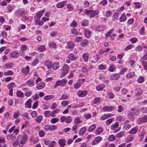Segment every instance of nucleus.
I'll use <instances>...</instances> for the list:
<instances>
[{
	"label": "nucleus",
	"instance_id": "obj_1",
	"mask_svg": "<svg viewBox=\"0 0 147 147\" xmlns=\"http://www.w3.org/2000/svg\"><path fill=\"white\" fill-rule=\"evenodd\" d=\"M68 69V66L66 64H65L62 68L61 76H64L65 74H67L69 72Z\"/></svg>",
	"mask_w": 147,
	"mask_h": 147
},
{
	"label": "nucleus",
	"instance_id": "obj_2",
	"mask_svg": "<svg viewBox=\"0 0 147 147\" xmlns=\"http://www.w3.org/2000/svg\"><path fill=\"white\" fill-rule=\"evenodd\" d=\"M20 137L22 138V139L20 141V143L22 145H23L25 144V142L27 140V136L25 134L23 135H19L18 136V138Z\"/></svg>",
	"mask_w": 147,
	"mask_h": 147
},
{
	"label": "nucleus",
	"instance_id": "obj_3",
	"mask_svg": "<svg viewBox=\"0 0 147 147\" xmlns=\"http://www.w3.org/2000/svg\"><path fill=\"white\" fill-rule=\"evenodd\" d=\"M147 122V115L137 120V123L138 124L144 123Z\"/></svg>",
	"mask_w": 147,
	"mask_h": 147
},
{
	"label": "nucleus",
	"instance_id": "obj_4",
	"mask_svg": "<svg viewBox=\"0 0 147 147\" xmlns=\"http://www.w3.org/2000/svg\"><path fill=\"white\" fill-rule=\"evenodd\" d=\"M27 11L25 10H23L22 9H19L16 11L17 15L18 16H22L26 14L27 13Z\"/></svg>",
	"mask_w": 147,
	"mask_h": 147
},
{
	"label": "nucleus",
	"instance_id": "obj_5",
	"mask_svg": "<svg viewBox=\"0 0 147 147\" xmlns=\"http://www.w3.org/2000/svg\"><path fill=\"white\" fill-rule=\"evenodd\" d=\"M140 111H139L138 109L136 107H134L131 109L130 113L135 115H137L140 113Z\"/></svg>",
	"mask_w": 147,
	"mask_h": 147
},
{
	"label": "nucleus",
	"instance_id": "obj_6",
	"mask_svg": "<svg viewBox=\"0 0 147 147\" xmlns=\"http://www.w3.org/2000/svg\"><path fill=\"white\" fill-rule=\"evenodd\" d=\"M102 138L100 136H98L96 137L93 141L92 144L93 145L97 144L99 143L102 140Z\"/></svg>",
	"mask_w": 147,
	"mask_h": 147
},
{
	"label": "nucleus",
	"instance_id": "obj_7",
	"mask_svg": "<svg viewBox=\"0 0 147 147\" xmlns=\"http://www.w3.org/2000/svg\"><path fill=\"white\" fill-rule=\"evenodd\" d=\"M120 76V75L119 74H113L111 75L110 79L111 80H116L119 78Z\"/></svg>",
	"mask_w": 147,
	"mask_h": 147
},
{
	"label": "nucleus",
	"instance_id": "obj_8",
	"mask_svg": "<svg viewBox=\"0 0 147 147\" xmlns=\"http://www.w3.org/2000/svg\"><path fill=\"white\" fill-rule=\"evenodd\" d=\"M138 127L136 126L132 128L128 132V133L131 134H135L138 131Z\"/></svg>",
	"mask_w": 147,
	"mask_h": 147
},
{
	"label": "nucleus",
	"instance_id": "obj_9",
	"mask_svg": "<svg viewBox=\"0 0 147 147\" xmlns=\"http://www.w3.org/2000/svg\"><path fill=\"white\" fill-rule=\"evenodd\" d=\"M66 3L67 2L64 1L58 3L56 5V7L59 8H61L63 7L65 5H66Z\"/></svg>",
	"mask_w": 147,
	"mask_h": 147
},
{
	"label": "nucleus",
	"instance_id": "obj_10",
	"mask_svg": "<svg viewBox=\"0 0 147 147\" xmlns=\"http://www.w3.org/2000/svg\"><path fill=\"white\" fill-rule=\"evenodd\" d=\"M78 96L81 97H83L86 96L87 94V92L86 91L79 90L78 93Z\"/></svg>",
	"mask_w": 147,
	"mask_h": 147
},
{
	"label": "nucleus",
	"instance_id": "obj_11",
	"mask_svg": "<svg viewBox=\"0 0 147 147\" xmlns=\"http://www.w3.org/2000/svg\"><path fill=\"white\" fill-rule=\"evenodd\" d=\"M42 15L41 12H38L36 15L35 17V21H39Z\"/></svg>",
	"mask_w": 147,
	"mask_h": 147
},
{
	"label": "nucleus",
	"instance_id": "obj_12",
	"mask_svg": "<svg viewBox=\"0 0 147 147\" xmlns=\"http://www.w3.org/2000/svg\"><path fill=\"white\" fill-rule=\"evenodd\" d=\"M84 35L87 38H89L91 34V32L89 30L87 29H85L84 30Z\"/></svg>",
	"mask_w": 147,
	"mask_h": 147
},
{
	"label": "nucleus",
	"instance_id": "obj_13",
	"mask_svg": "<svg viewBox=\"0 0 147 147\" xmlns=\"http://www.w3.org/2000/svg\"><path fill=\"white\" fill-rule=\"evenodd\" d=\"M66 141L63 139H60L58 141V143L61 147H64L65 145Z\"/></svg>",
	"mask_w": 147,
	"mask_h": 147
},
{
	"label": "nucleus",
	"instance_id": "obj_14",
	"mask_svg": "<svg viewBox=\"0 0 147 147\" xmlns=\"http://www.w3.org/2000/svg\"><path fill=\"white\" fill-rule=\"evenodd\" d=\"M45 65L49 69H50L52 67V62L49 60L45 61L44 62Z\"/></svg>",
	"mask_w": 147,
	"mask_h": 147
},
{
	"label": "nucleus",
	"instance_id": "obj_15",
	"mask_svg": "<svg viewBox=\"0 0 147 147\" xmlns=\"http://www.w3.org/2000/svg\"><path fill=\"white\" fill-rule=\"evenodd\" d=\"M99 13L98 11L95 10L94 11H91L90 14L89 15V17L90 18H92L94 17L95 16L98 15Z\"/></svg>",
	"mask_w": 147,
	"mask_h": 147
},
{
	"label": "nucleus",
	"instance_id": "obj_16",
	"mask_svg": "<svg viewBox=\"0 0 147 147\" xmlns=\"http://www.w3.org/2000/svg\"><path fill=\"white\" fill-rule=\"evenodd\" d=\"M21 71L24 73L28 74L29 71V67L27 65L26 67H23L22 68Z\"/></svg>",
	"mask_w": 147,
	"mask_h": 147
},
{
	"label": "nucleus",
	"instance_id": "obj_17",
	"mask_svg": "<svg viewBox=\"0 0 147 147\" xmlns=\"http://www.w3.org/2000/svg\"><path fill=\"white\" fill-rule=\"evenodd\" d=\"M82 57L84 61L87 62L89 58V55L88 53H85L83 54Z\"/></svg>",
	"mask_w": 147,
	"mask_h": 147
},
{
	"label": "nucleus",
	"instance_id": "obj_18",
	"mask_svg": "<svg viewBox=\"0 0 147 147\" xmlns=\"http://www.w3.org/2000/svg\"><path fill=\"white\" fill-rule=\"evenodd\" d=\"M32 100L31 99H28L26 102L25 103V107H28L29 108L31 107V101Z\"/></svg>",
	"mask_w": 147,
	"mask_h": 147
},
{
	"label": "nucleus",
	"instance_id": "obj_19",
	"mask_svg": "<svg viewBox=\"0 0 147 147\" xmlns=\"http://www.w3.org/2000/svg\"><path fill=\"white\" fill-rule=\"evenodd\" d=\"M45 86V83L43 82H41L37 85L36 86V88L38 89H41L44 88Z\"/></svg>",
	"mask_w": 147,
	"mask_h": 147
},
{
	"label": "nucleus",
	"instance_id": "obj_20",
	"mask_svg": "<svg viewBox=\"0 0 147 147\" xmlns=\"http://www.w3.org/2000/svg\"><path fill=\"white\" fill-rule=\"evenodd\" d=\"M59 67V64L58 62H55L52 65V67L53 69L56 70L58 69Z\"/></svg>",
	"mask_w": 147,
	"mask_h": 147
},
{
	"label": "nucleus",
	"instance_id": "obj_21",
	"mask_svg": "<svg viewBox=\"0 0 147 147\" xmlns=\"http://www.w3.org/2000/svg\"><path fill=\"white\" fill-rule=\"evenodd\" d=\"M34 82L32 80L30 79L27 81L26 84L28 86H32L34 85Z\"/></svg>",
	"mask_w": 147,
	"mask_h": 147
},
{
	"label": "nucleus",
	"instance_id": "obj_22",
	"mask_svg": "<svg viewBox=\"0 0 147 147\" xmlns=\"http://www.w3.org/2000/svg\"><path fill=\"white\" fill-rule=\"evenodd\" d=\"M105 28L104 26H99L97 27L96 28V30L98 31H102Z\"/></svg>",
	"mask_w": 147,
	"mask_h": 147
},
{
	"label": "nucleus",
	"instance_id": "obj_23",
	"mask_svg": "<svg viewBox=\"0 0 147 147\" xmlns=\"http://www.w3.org/2000/svg\"><path fill=\"white\" fill-rule=\"evenodd\" d=\"M111 115L109 114H105L103 115L101 117V120H104L107 119L109 117L111 116Z\"/></svg>",
	"mask_w": 147,
	"mask_h": 147
},
{
	"label": "nucleus",
	"instance_id": "obj_24",
	"mask_svg": "<svg viewBox=\"0 0 147 147\" xmlns=\"http://www.w3.org/2000/svg\"><path fill=\"white\" fill-rule=\"evenodd\" d=\"M13 74V73L11 70H8L7 71H5L3 75L5 76H11Z\"/></svg>",
	"mask_w": 147,
	"mask_h": 147
},
{
	"label": "nucleus",
	"instance_id": "obj_25",
	"mask_svg": "<svg viewBox=\"0 0 147 147\" xmlns=\"http://www.w3.org/2000/svg\"><path fill=\"white\" fill-rule=\"evenodd\" d=\"M60 110L59 109H56L54 110L51 113V117H55V114L57 113L60 112Z\"/></svg>",
	"mask_w": 147,
	"mask_h": 147
},
{
	"label": "nucleus",
	"instance_id": "obj_26",
	"mask_svg": "<svg viewBox=\"0 0 147 147\" xmlns=\"http://www.w3.org/2000/svg\"><path fill=\"white\" fill-rule=\"evenodd\" d=\"M11 56L14 58H17L19 56V54L17 51H14L12 52L11 54Z\"/></svg>",
	"mask_w": 147,
	"mask_h": 147
},
{
	"label": "nucleus",
	"instance_id": "obj_27",
	"mask_svg": "<svg viewBox=\"0 0 147 147\" xmlns=\"http://www.w3.org/2000/svg\"><path fill=\"white\" fill-rule=\"evenodd\" d=\"M103 128L101 127H98L97 128L95 131V134H99L101 133L103 131Z\"/></svg>",
	"mask_w": 147,
	"mask_h": 147
},
{
	"label": "nucleus",
	"instance_id": "obj_28",
	"mask_svg": "<svg viewBox=\"0 0 147 147\" xmlns=\"http://www.w3.org/2000/svg\"><path fill=\"white\" fill-rule=\"evenodd\" d=\"M104 87L105 86L104 84H101L96 86V89L98 91H100L102 90Z\"/></svg>",
	"mask_w": 147,
	"mask_h": 147
},
{
	"label": "nucleus",
	"instance_id": "obj_29",
	"mask_svg": "<svg viewBox=\"0 0 147 147\" xmlns=\"http://www.w3.org/2000/svg\"><path fill=\"white\" fill-rule=\"evenodd\" d=\"M82 84V83L81 82H78L75 83L74 85V87L75 89H78L79 88Z\"/></svg>",
	"mask_w": 147,
	"mask_h": 147
},
{
	"label": "nucleus",
	"instance_id": "obj_30",
	"mask_svg": "<svg viewBox=\"0 0 147 147\" xmlns=\"http://www.w3.org/2000/svg\"><path fill=\"white\" fill-rule=\"evenodd\" d=\"M126 17L124 14H122L119 18V20L121 22H125L126 19Z\"/></svg>",
	"mask_w": 147,
	"mask_h": 147
},
{
	"label": "nucleus",
	"instance_id": "obj_31",
	"mask_svg": "<svg viewBox=\"0 0 147 147\" xmlns=\"http://www.w3.org/2000/svg\"><path fill=\"white\" fill-rule=\"evenodd\" d=\"M101 98L99 97H96L93 100V103L94 104H99L101 101Z\"/></svg>",
	"mask_w": 147,
	"mask_h": 147
},
{
	"label": "nucleus",
	"instance_id": "obj_32",
	"mask_svg": "<svg viewBox=\"0 0 147 147\" xmlns=\"http://www.w3.org/2000/svg\"><path fill=\"white\" fill-rule=\"evenodd\" d=\"M119 126V124L118 122H115L114 124L112 125L111 126V130H114L115 129L118 127Z\"/></svg>",
	"mask_w": 147,
	"mask_h": 147
},
{
	"label": "nucleus",
	"instance_id": "obj_33",
	"mask_svg": "<svg viewBox=\"0 0 147 147\" xmlns=\"http://www.w3.org/2000/svg\"><path fill=\"white\" fill-rule=\"evenodd\" d=\"M134 72H132L127 74L126 77L128 78L131 79L134 77Z\"/></svg>",
	"mask_w": 147,
	"mask_h": 147
},
{
	"label": "nucleus",
	"instance_id": "obj_34",
	"mask_svg": "<svg viewBox=\"0 0 147 147\" xmlns=\"http://www.w3.org/2000/svg\"><path fill=\"white\" fill-rule=\"evenodd\" d=\"M115 65L113 64H111L109 68V71L110 72H113L115 69Z\"/></svg>",
	"mask_w": 147,
	"mask_h": 147
},
{
	"label": "nucleus",
	"instance_id": "obj_35",
	"mask_svg": "<svg viewBox=\"0 0 147 147\" xmlns=\"http://www.w3.org/2000/svg\"><path fill=\"white\" fill-rule=\"evenodd\" d=\"M72 121V119L70 116H67L65 118V122L66 123H70Z\"/></svg>",
	"mask_w": 147,
	"mask_h": 147
},
{
	"label": "nucleus",
	"instance_id": "obj_36",
	"mask_svg": "<svg viewBox=\"0 0 147 147\" xmlns=\"http://www.w3.org/2000/svg\"><path fill=\"white\" fill-rule=\"evenodd\" d=\"M69 101L67 100H64L62 101L61 104L63 107H65L67 106L69 103Z\"/></svg>",
	"mask_w": 147,
	"mask_h": 147
},
{
	"label": "nucleus",
	"instance_id": "obj_37",
	"mask_svg": "<svg viewBox=\"0 0 147 147\" xmlns=\"http://www.w3.org/2000/svg\"><path fill=\"white\" fill-rule=\"evenodd\" d=\"M43 117L42 115H40L38 116L36 119V122L38 123H40Z\"/></svg>",
	"mask_w": 147,
	"mask_h": 147
},
{
	"label": "nucleus",
	"instance_id": "obj_38",
	"mask_svg": "<svg viewBox=\"0 0 147 147\" xmlns=\"http://www.w3.org/2000/svg\"><path fill=\"white\" fill-rule=\"evenodd\" d=\"M134 136L132 135L128 136L127 138V142H131L134 139Z\"/></svg>",
	"mask_w": 147,
	"mask_h": 147
},
{
	"label": "nucleus",
	"instance_id": "obj_39",
	"mask_svg": "<svg viewBox=\"0 0 147 147\" xmlns=\"http://www.w3.org/2000/svg\"><path fill=\"white\" fill-rule=\"evenodd\" d=\"M144 51L145 53L146 52V53L142 57L141 59V61H144L145 60H146L147 59V50H144Z\"/></svg>",
	"mask_w": 147,
	"mask_h": 147
},
{
	"label": "nucleus",
	"instance_id": "obj_40",
	"mask_svg": "<svg viewBox=\"0 0 147 147\" xmlns=\"http://www.w3.org/2000/svg\"><path fill=\"white\" fill-rule=\"evenodd\" d=\"M68 48L69 49H73L74 47V43L71 42H69L67 43Z\"/></svg>",
	"mask_w": 147,
	"mask_h": 147
},
{
	"label": "nucleus",
	"instance_id": "obj_41",
	"mask_svg": "<svg viewBox=\"0 0 147 147\" xmlns=\"http://www.w3.org/2000/svg\"><path fill=\"white\" fill-rule=\"evenodd\" d=\"M88 43V41L87 40L85 39L81 42V45L82 46L84 47L86 45H87Z\"/></svg>",
	"mask_w": 147,
	"mask_h": 147
},
{
	"label": "nucleus",
	"instance_id": "obj_42",
	"mask_svg": "<svg viewBox=\"0 0 147 147\" xmlns=\"http://www.w3.org/2000/svg\"><path fill=\"white\" fill-rule=\"evenodd\" d=\"M86 128L85 127L81 128L80 130L79 134L81 135H83L86 132Z\"/></svg>",
	"mask_w": 147,
	"mask_h": 147
},
{
	"label": "nucleus",
	"instance_id": "obj_43",
	"mask_svg": "<svg viewBox=\"0 0 147 147\" xmlns=\"http://www.w3.org/2000/svg\"><path fill=\"white\" fill-rule=\"evenodd\" d=\"M115 139L116 138L114 135H111L109 136L108 140L109 141H112L115 140Z\"/></svg>",
	"mask_w": 147,
	"mask_h": 147
},
{
	"label": "nucleus",
	"instance_id": "obj_44",
	"mask_svg": "<svg viewBox=\"0 0 147 147\" xmlns=\"http://www.w3.org/2000/svg\"><path fill=\"white\" fill-rule=\"evenodd\" d=\"M96 127V125L95 124H93L92 125L90 126L88 129V131H89L91 132L93 131Z\"/></svg>",
	"mask_w": 147,
	"mask_h": 147
},
{
	"label": "nucleus",
	"instance_id": "obj_45",
	"mask_svg": "<svg viewBox=\"0 0 147 147\" xmlns=\"http://www.w3.org/2000/svg\"><path fill=\"white\" fill-rule=\"evenodd\" d=\"M54 98V96L51 95H47L44 97V98L45 100H49L53 99Z\"/></svg>",
	"mask_w": 147,
	"mask_h": 147
},
{
	"label": "nucleus",
	"instance_id": "obj_46",
	"mask_svg": "<svg viewBox=\"0 0 147 147\" xmlns=\"http://www.w3.org/2000/svg\"><path fill=\"white\" fill-rule=\"evenodd\" d=\"M69 98V96L67 94H63L61 96L62 100H65L68 99Z\"/></svg>",
	"mask_w": 147,
	"mask_h": 147
},
{
	"label": "nucleus",
	"instance_id": "obj_47",
	"mask_svg": "<svg viewBox=\"0 0 147 147\" xmlns=\"http://www.w3.org/2000/svg\"><path fill=\"white\" fill-rule=\"evenodd\" d=\"M12 66V63H8L5 65L3 67L5 69H9Z\"/></svg>",
	"mask_w": 147,
	"mask_h": 147
},
{
	"label": "nucleus",
	"instance_id": "obj_48",
	"mask_svg": "<svg viewBox=\"0 0 147 147\" xmlns=\"http://www.w3.org/2000/svg\"><path fill=\"white\" fill-rule=\"evenodd\" d=\"M124 132L121 131L116 134L115 136L116 137L119 138L122 137L124 135Z\"/></svg>",
	"mask_w": 147,
	"mask_h": 147
},
{
	"label": "nucleus",
	"instance_id": "obj_49",
	"mask_svg": "<svg viewBox=\"0 0 147 147\" xmlns=\"http://www.w3.org/2000/svg\"><path fill=\"white\" fill-rule=\"evenodd\" d=\"M68 58L71 61H74L76 59L74 55L72 53L68 55Z\"/></svg>",
	"mask_w": 147,
	"mask_h": 147
},
{
	"label": "nucleus",
	"instance_id": "obj_50",
	"mask_svg": "<svg viewBox=\"0 0 147 147\" xmlns=\"http://www.w3.org/2000/svg\"><path fill=\"white\" fill-rule=\"evenodd\" d=\"M51 113L50 111H46L44 112V115L45 116L47 117H48L50 116H51Z\"/></svg>",
	"mask_w": 147,
	"mask_h": 147
},
{
	"label": "nucleus",
	"instance_id": "obj_51",
	"mask_svg": "<svg viewBox=\"0 0 147 147\" xmlns=\"http://www.w3.org/2000/svg\"><path fill=\"white\" fill-rule=\"evenodd\" d=\"M114 121V118H111L109 119L106 121V125H108L111 124L113 121Z\"/></svg>",
	"mask_w": 147,
	"mask_h": 147
},
{
	"label": "nucleus",
	"instance_id": "obj_52",
	"mask_svg": "<svg viewBox=\"0 0 147 147\" xmlns=\"http://www.w3.org/2000/svg\"><path fill=\"white\" fill-rule=\"evenodd\" d=\"M45 49V47L44 45H42L38 47V50L39 52H42L44 51Z\"/></svg>",
	"mask_w": 147,
	"mask_h": 147
},
{
	"label": "nucleus",
	"instance_id": "obj_53",
	"mask_svg": "<svg viewBox=\"0 0 147 147\" xmlns=\"http://www.w3.org/2000/svg\"><path fill=\"white\" fill-rule=\"evenodd\" d=\"M71 32L72 34H76L78 35H81V33H79L77 32V31L76 29L73 28L71 30Z\"/></svg>",
	"mask_w": 147,
	"mask_h": 147
},
{
	"label": "nucleus",
	"instance_id": "obj_54",
	"mask_svg": "<svg viewBox=\"0 0 147 147\" xmlns=\"http://www.w3.org/2000/svg\"><path fill=\"white\" fill-rule=\"evenodd\" d=\"M59 119L58 118H52L51 120V122L53 124L59 121Z\"/></svg>",
	"mask_w": 147,
	"mask_h": 147
},
{
	"label": "nucleus",
	"instance_id": "obj_55",
	"mask_svg": "<svg viewBox=\"0 0 147 147\" xmlns=\"http://www.w3.org/2000/svg\"><path fill=\"white\" fill-rule=\"evenodd\" d=\"M82 122V121L80 120V119L78 118H76L74 120V123L76 124H79L81 123Z\"/></svg>",
	"mask_w": 147,
	"mask_h": 147
},
{
	"label": "nucleus",
	"instance_id": "obj_56",
	"mask_svg": "<svg viewBox=\"0 0 147 147\" xmlns=\"http://www.w3.org/2000/svg\"><path fill=\"white\" fill-rule=\"evenodd\" d=\"M20 112L19 111H17L14 113L13 117L14 119H17L19 116Z\"/></svg>",
	"mask_w": 147,
	"mask_h": 147
},
{
	"label": "nucleus",
	"instance_id": "obj_57",
	"mask_svg": "<svg viewBox=\"0 0 147 147\" xmlns=\"http://www.w3.org/2000/svg\"><path fill=\"white\" fill-rule=\"evenodd\" d=\"M83 39V38L80 36H76L75 39V41L76 42H78L81 41Z\"/></svg>",
	"mask_w": 147,
	"mask_h": 147
},
{
	"label": "nucleus",
	"instance_id": "obj_58",
	"mask_svg": "<svg viewBox=\"0 0 147 147\" xmlns=\"http://www.w3.org/2000/svg\"><path fill=\"white\" fill-rule=\"evenodd\" d=\"M17 96L20 98L23 97L24 96L23 93L20 91H17Z\"/></svg>",
	"mask_w": 147,
	"mask_h": 147
},
{
	"label": "nucleus",
	"instance_id": "obj_59",
	"mask_svg": "<svg viewBox=\"0 0 147 147\" xmlns=\"http://www.w3.org/2000/svg\"><path fill=\"white\" fill-rule=\"evenodd\" d=\"M88 24V21L86 20H84L82 21V25L83 26H86Z\"/></svg>",
	"mask_w": 147,
	"mask_h": 147
},
{
	"label": "nucleus",
	"instance_id": "obj_60",
	"mask_svg": "<svg viewBox=\"0 0 147 147\" xmlns=\"http://www.w3.org/2000/svg\"><path fill=\"white\" fill-rule=\"evenodd\" d=\"M106 68V67L105 65H104L102 64H101L99 65L98 67V69L100 70L105 69Z\"/></svg>",
	"mask_w": 147,
	"mask_h": 147
},
{
	"label": "nucleus",
	"instance_id": "obj_61",
	"mask_svg": "<svg viewBox=\"0 0 147 147\" xmlns=\"http://www.w3.org/2000/svg\"><path fill=\"white\" fill-rule=\"evenodd\" d=\"M131 125L129 124H126L123 127V128L124 129L128 130L131 127Z\"/></svg>",
	"mask_w": 147,
	"mask_h": 147
},
{
	"label": "nucleus",
	"instance_id": "obj_62",
	"mask_svg": "<svg viewBox=\"0 0 147 147\" xmlns=\"http://www.w3.org/2000/svg\"><path fill=\"white\" fill-rule=\"evenodd\" d=\"M134 46L133 45H130L127 46L125 48V51H127L131 49L134 48Z\"/></svg>",
	"mask_w": 147,
	"mask_h": 147
},
{
	"label": "nucleus",
	"instance_id": "obj_63",
	"mask_svg": "<svg viewBox=\"0 0 147 147\" xmlns=\"http://www.w3.org/2000/svg\"><path fill=\"white\" fill-rule=\"evenodd\" d=\"M28 47L25 45H22L20 49L22 51H26L28 49Z\"/></svg>",
	"mask_w": 147,
	"mask_h": 147
},
{
	"label": "nucleus",
	"instance_id": "obj_64",
	"mask_svg": "<svg viewBox=\"0 0 147 147\" xmlns=\"http://www.w3.org/2000/svg\"><path fill=\"white\" fill-rule=\"evenodd\" d=\"M142 65L144 66V69L145 70L147 69V61H142Z\"/></svg>",
	"mask_w": 147,
	"mask_h": 147
}]
</instances>
